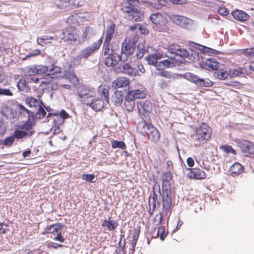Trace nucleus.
<instances>
[{"label":"nucleus","mask_w":254,"mask_h":254,"mask_svg":"<svg viewBox=\"0 0 254 254\" xmlns=\"http://www.w3.org/2000/svg\"><path fill=\"white\" fill-rule=\"evenodd\" d=\"M95 93L86 87L78 91L80 101L89 106L95 112L100 111L104 107L105 102L103 99L94 96Z\"/></svg>","instance_id":"nucleus-1"},{"label":"nucleus","mask_w":254,"mask_h":254,"mask_svg":"<svg viewBox=\"0 0 254 254\" xmlns=\"http://www.w3.org/2000/svg\"><path fill=\"white\" fill-rule=\"evenodd\" d=\"M166 178L164 179L162 181V192L158 185L154 186V189L158 187L159 192L161 198V200L163 202V209L166 213L169 211L170 208L172 204V196L173 194L171 192V186L169 183V181L171 179V174L170 172H167L165 174Z\"/></svg>","instance_id":"nucleus-2"},{"label":"nucleus","mask_w":254,"mask_h":254,"mask_svg":"<svg viewBox=\"0 0 254 254\" xmlns=\"http://www.w3.org/2000/svg\"><path fill=\"white\" fill-rule=\"evenodd\" d=\"M138 3V0H127L122 7V10L126 13V18L128 20L139 22L143 19V13L135 7Z\"/></svg>","instance_id":"nucleus-3"},{"label":"nucleus","mask_w":254,"mask_h":254,"mask_svg":"<svg viewBox=\"0 0 254 254\" xmlns=\"http://www.w3.org/2000/svg\"><path fill=\"white\" fill-rule=\"evenodd\" d=\"M137 128L144 136H147L153 142H157L160 138L158 130L152 124L145 122L139 123Z\"/></svg>","instance_id":"nucleus-4"},{"label":"nucleus","mask_w":254,"mask_h":254,"mask_svg":"<svg viewBox=\"0 0 254 254\" xmlns=\"http://www.w3.org/2000/svg\"><path fill=\"white\" fill-rule=\"evenodd\" d=\"M211 136V128L205 123H203L199 127L196 128L192 135L193 139L198 143L204 142L208 140Z\"/></svg>","instance_id":"nucleus-5"},{"label":"nucleus","mask_w":254,"mask_h":254,"mask_svg":"<svg viewBox=\"0 0 254 254\" xmlns=\"http://www.w3.org/2000/svg\"><path fill=\"white\" fill-rule=\"evenodd\" d=\"M102 42V37H101L98 40L93 43L92 45L83 49L78 53L75 59L79 61L82 59H87L99 50Z\"/></svg>","instance_id":"nucleus-6"},{"label":"nucleus","mask_w":254,"mask_h":254,"mask_svg":"<svg viewBox=\"0 0 254 254\" xmlns=\"http://www.w3.org/2000/svg\"><path fill=\"white\" fill-rule=\"evenodd\" d=\"M184 77L187 80L199 86L210 87L213 85L212 82L210 80H206L199 78L197 75L193 73L187 72L184 74Z\"/></svg>","instance_id":"nucleus-7"},{"label":"nucleus","mask_w":254,"mask_h":254,"mask_svg":"<svg viewBox=\"0 0 254 254\" xmlns=\"http://www.w3.org/2000/svg\"><path fill=\"white\" fill-rule=\"evenodd\" d=\"M135 43L134 41H127L125 40L123 43L121 48V53L122 55H124L125 58L123 57V61H127L129 57L132 55L135 51Z\"/></svg>","instance_id":"nucleus-8"},{"label":"nucleus","mask_w":254,"mask_h":254,"mask_svg":"<svg viewBox=\"0 0 254 254\" xmlns=\"http://www.w3.org/2000/svg\"><path fill=\"white\" fill-rule=\"evenodd\" d=\"M40 86L42 88H45L49 91H55L58 89V78L56 77L49 76L46 78H44V79L42 80Z\"/></svg>","instance_id":"nucleus-9"},{"label":"nucleus","mask_w":254,"mask_h":254,"mask_svg":"<svg viewBox=\"0 0 254 254\" xmlns=\"http://www.w3.org/2000/svg\"><path fill=\"white\" fill-rule=\"evenodd\" d=\"M169 18L173 23L187 29H190L192 25V20L183 16L171 15Z\"/></svg>","instance_id":"nucleus-10"},{"label":"nucleus","mask_w":254,"mask_h":254,"mask_svg":"<svg viewBox=\"0 0 254 254\" xmlns=\"http://www.w3.org/2000/svg\"><path fill=\"white\" fill-rule=\"evenodd\" d=\"M118 71L129 76H135L138 72L137 69L131 66L129 63H121L117 68Z\"/></svg>","instance_id":"nucleus-11"},{"label":"nucleus","mask_w":254,"mask_h":254,"mask_svg":"<svg viewBox=\"0 0 254 254\" xmlns=\"http://www.w3.org/2000/svg\"><path fill=\"white\" fill-rule=\"evenodd\" d=\"M239 146L246 156L254 153V144L252 142L242 140L239 142Z\"/></svg>","instance_id":"nucleus-12"},{"label":"nucleus","mask_w":254,"mask_h":254,"mask_svg":"<svg viewBox=\"0 0 254 254\" xmlns=\"http://www.w3.org/2000/svg\"><path fill=\"white\" fill-rule=\"evenodd\" d=\"M59 37L64 41H71L75 42L77 40V35L76 34L74 30L69 28L64 30L60 34Z\"/></svg>","instance_id":"nucleus-13"},{"label":"nucleus","mask_w":254,"mask_h":254,"mask_svg":"<svg viewBox=\"0 0 254 254\" xmlns=\"http://www.w3.org/2000/svg\"><path fill=\"white\" fill-rule=\"evenodd\" d=\"M122 57L115 52L108 55L105 58V64L109 67H113L116 65L118 63L122 60Z\"/></svg>","instance_id":"nucleus-14"},{"label":"nucleus","mask_w":254,"mask_h":254,"mask_svg":"<svg viewBox=\"0 0 254 254\" xmlns=\"http://www.w3.org/2000/svg\"><path fill=\"white\" fill-rule=\"evenodd\" d=\"M188 170H190V172L188 174V177L190 178L199 180L204 179L206 178L205 173L199 168H188Z\"/></svg>","instance_id":"nucleus-15"},{"label":"nucleus","mask_w":254,"mask_h":254,"mask_svg":"<svg viewBox=\"0 0 254 254\" xmlns=\"http://www.w3.org/2000/svg\"><path fill=\"white\" fill-rule=\"evenodd\" d=\"M200 66L202 68L207 70H215L219 67V63L215 58H208L205 63H201Z\"/></svg>","instance_id":"nucleus-16"},{"label":"nucleus","mask_w":254,"mask_h":254,"mask_svg":"<svg viewBox=\"0 0 254 254\" xmlns=\"http://www.w3.org/2000/svg\"><path fill=\"white\" fill-rule=\"evenodd\" d=\"M129 80L125 77H120L115 79L112 83V87L115 89L127 86L129 84Z\"/></svg>","instance_id":"nucleus-17"},{"label":"nucleus","mask_w":254,"mask_h":254,"mask_svg":"<svg viewBox=\"0 0 254 254\" xmlns=\"http://www.w3.org/2000/svg\"><path fill=\"white\" fill-rule=\"evenodd\" d=\"M233 17L240 21H245L249 18V15L245 11L240 10H236L232 12Z\"/></svg>","instance_id":"nucleus-18"},{"label":"nucleus","mask_w":254,"mask_h":254,"mask_svg":"<svg viewBox=\"0 0 254 254\" xmlns=\"http://www.w3.org/2000/svg\"><path fill=\"white\" fill-rule=\"evenodd\" d=\"M137 106L139 112L141 111L145 113H150L152 109V105L150 101H140L137 103Z\"/></svg>","instance_id":"nucleus-19"},{"label":"nucleus","mask_w":254,"mask_h":254,"mask_svg":"<svg viewBox=\"0 0 254 254\" xmlns=\"http://www.w3.org/2000/svg\"><path fill=\"white\" fill-rule=\"evenodd\" d=\"M244 171L243 167L239 163H235L229 168V172L232 177H235Z\"/></svg>","instance_id":"nucleus-20"},{"label":"nucleus","mask_w":254,"mask_h":254,"mask_svg":"<svg viewBox=\"0 0 254 254\" xmlns=\"http://www.w3.org/2000/svg\"><path fill=\"white\" fill-rule=\"evenodd\" d=\"M34 133L35 131L26 132L21 129H18L14 131L13 135L14 138L18 140L24 139L26 137L30 138Z\"/></svg>","instance_id":"nucleus-21"},{"label":"nucleus","mask_w":254,"mask_h":254,"mask_svg":"<svg viewBox=\"0 0 254 254\" xmlns=\"http://www.w3.org/2000/svg\"><path fill=\"white\" fill-rule=\"evenodd\" d=\"M124 104L127 111H132L135 105V99L132 98L131 95L127 93L125 96Z\"/></svg>","instance_id":"nucleus-22"},{"label":"nucleus","mask_w":254,"mask_h":254,"mask_svg":"<svg viewBox=\"0 0 254 254\" xmlns=\"http://www.w3.org/2000/svg\"><path fill=\"white\" fill-rule=\"evenodd\" d=\"M150 19L153 24L155 25L153 28L159 31L160 29V22L162 20V15L160 13H156L151 14Z\"/></svg>","instance_id":"nucleus-23"},{"label":"nucleus","mask_w":254,"mask_h":254,"mask_svg":"<svg viewBox=\"0 0 254 254\" xmlns=\"http://www.w3.org/2000/svg\"><path fill=\"white\" fill-rule=\"evenodd\" d=\"M229 74L230 73H229L227 70H224L219 67H218L213 73L214 77L220 80H224L226 79L229 76Z\"/></svg>","instance_id":"nucleus-24"},{"label":"nucleus","mask_w":254,"mask_h":254,"mask_svg":"<svg viewBox=\"0 0 254 254\" xmlns=\"http://www.w3.org/2000/svg\"><path fill=\"white\" fill-rule=\"evenodd\" d=\"M25 101L26 104L29 105L30 107H33L35 109L43 104L42 101L34 97H27Z\"/></svg>","instance_id":"nucleus-25"},{"label":"nucleus","mask_w":254,"mask_h":254,"mask_svg":"<svg viewBox=\"0 0 254 254\" xmlns=\"http://www.w3.org/2000/svg\"><path fill=\"white\" fill-rule=\"evenodd\" d=\"M83 40H88L95 35V32L91 27H84L82 30Z\"/></svg>","instance_id":"nucleus-26"},{"label":"nucleus","mask_w":254,"mask_h":254,"mask_svg":"<svg viewBox=\"0 0 254 254\" xmlns=\"http://www.w3.org/2000/svg\"><path fill=\"white\" fill-rule=\"evenodd\" d=\"M127 93L131 95L132 98L135 99H143L146 96L145 93L142 90L136 89L129 91Z\"/></svg>","instance_id":"nucleus-27"},{"label":"nucleus","mask_w":254,"mask_h":254,"mask_svg":"<svg viewBox=\"0 0 254 254\" xmlns=\"http://www.w3.org/2000/svg\"><path fill=\"white\" fill-rule=\"evenodd\" d=\"M115 25L114 23L107 27L106 30V38L104 41L110 42L115 33Z\"/></svg>","instance_id":"nucleus-28"},{"label":"nucleus","mask_w":254,"mask_h":254,"mask_svg":"<svg viewBox=\"0 0 254 254\" xmlns=\"http://www.w3.org/2000/svg\"><path fill=\"white\" fill-rule=\"evenodd\" d=\"M112 98L113 101L115 105L117 106L121 105L124 99L123 92L120 91L115 92Z\"/></svg>","instance_id":"nucleus-29"},{"label":"nucleus","mask_w":254,"mask_h":254,"mask_svg":"<svg viewBox=\"0 0 254 254\" xmlns=\"http://www.w3.org/2000/svg\"><path fill=\"white\" fill-rule=\"evenodd\" d=\"M17 87L19 90L26 93L29 92L30 91V88L28 86L24 79H20L17 84Z\"/></svg>","instance_id":"nucleus-30"},{"label":"nucleus","mask_w":254,"mask_h":254,"mask_svg":"<svg viewBox=\"0 0 254 254\" xmlns=\"http://www.w3.org/2000/svg\"><path fill=\"white\" fill-rule=\"evenodd\" d=\"M156 75L159 76L164 77L169 79H174L177 77V74L167 70H162L158 71Z\"/></svg>","instance_id":"nucleus-31"},{"label":"nucleus","mask_w":254,"mask_h":254,"mask_svg":"<svg viewBox=\"0 0 254 254\" xmlns=\"http://www.w3.org/2000/svg\"><path fill=\"white\" fill-rule=\"evenodd\" d=\"M147 50L146 47L142 43H139L137 45V50L136 53V58L141 59L147 52Z\"/></svg>","instance_id":"nucleus-32"},{"label":"nucleus","mask_w":254,"mask_h":254,"mask_svg":"<svg viewBox=\"0 0 254 254\" xmlns=\"http://www.w3.org/2000/svg\"><path fill=\"white\" fill-rule=\"evenodd\" d=\"M43 106H44L43 104L35 109L37 111L36 112H34V117H35L36 119H41L46 116L47 113Z\"/></svg>","instance_id":"nucleus-33"},{"label":"nucleus","mask_w":254,"mask_h":254,"mask_svg":"<svg viewBox=\"0 0 254 254\" xmlns=\"http://www.w3.org/2000/svg\"><path fill=\"white\" fill-rule=\"evenodd\" d=\"M64 225L61 223H57L54 225L50 226L47 229V231L49 233H59V231L62 228L64 227Z\"/></svg>","instance_id":"nucleus-34"},{"label":"nucleus","mask_w":254,"mask_h":254,"mask_svg":"<svg viewBox=\"0 0 254 254\" xmlns=\"http://www.w3.org/2000/svg\"><path fill=\"white\" fill-rule=\"evenodd\" d=\"M110 219V218H109ZM103 227H107L109 230L113 231L115 230L118 226V224L110 220H105L102 224Z\"/></svg>","instance_id":"nucleus-35"},{"label":"nucleus","mask_w":254,"mask_h":254,"mask_svg":"<svg viewBox=\"0 0 254 254\" xmlns=\"http://www.w3.org/2000/svg\"><path fill=\"white\" fill-rule=\"evenodd\" d=\"M49 67V72L46 75L47 77L51 76V75H53L56 73H60L62 70L61 67L57 66H54L53 64Z\"/></svg>","instance_id":"nucleus-36"},{"label":"nucleus","mask_w":254,"mask_h":254,"mask_svg":"<svg viewBox=\"0 0 254 254\" xmlns=\"http://www.w3.org/2000/svg\"><path fill=\"white\" fill-rule=\"evenodd\" d=\"M110 42L104 41L103 45V52L104 55H111L114 52V50L112 48L110 49Z\"/></svg>","instance_id":"nucleus-37"},{"label":"nucleus","mask_w":254,"mask_h":254,"mask_svg":"<svg viewBox=\"0 0 254 254\" xmlns=\"http://www.w3.org/2000/svg\"><path fill=\"white\" fill-rule=\"evenodd\" d=\"M24 73L25 76H33L36 74V69L35 66L26 67L24 69Z\"/></svg>","instance_id":"nucleus-38"},{"label":"nucleus","mask_w":254,"mask_h":254,"mask_svg":"<svg viewBox=\"0 0 254 254\" xmlns=\"http://www.w3.org/2000/svg\"><path fill=\"white\" fill-rule=\"evenodd\" d=\"M111 145L113 148H119L124 149L126 148V144L122 141L113 140L111 142Z\"/></svg>","instance_id":"nucleus-39"},{"label":"nucleus","mask_w":254,"mask_h":254,"mask_svg":"<svg viewBox=\"0 0 254 254\" xmlns=\"http://www.w3.org/2000/svg\"><path fill=\"white\" fill-rule=\"evenodd\" d=\"M35 67L36 69V74H42L49 72V67L46 65H35Z\"/></svg>","instance_id":"nucleus-40"},{"label":"nucleus","mask_w":254,"mask_h":254,"mask_svg":"<svg viewBox=\"0 0 254 254\" xmlns=\"http://www.w3.org/2000/svg\"><path fill=\"white\" fill-rule=\"evenodd\" d=\"M64 76L67 79H69L71 81L74 82L77 80V77L76 76L75 74L74 73L73 70L70 69L68 71L65 70Z\"/></svg>","instance_id":"nucleus-41"},{"label":"nucleus","mask_w":254,"mask_h":254,"mask_svg":"<svg viewBox=\"0 0 254 254\" xmlns=\"http://www.w3.org/2000/svg\"><path fill=\"white\" fill-rule=\"evenodd\" d=\"M148 64L155 65L157 62V58L156 55H149L145 58Z\"/></svg>","instance_id":"nucleus-42"},{"label":"nucleus","mask_w":254,"mask_h":254,"mask_svg":"<svg viewBox=\"0 0 254 254\" xmlns=\"http://www.w3.org/2000/svg\"><path fill=\"white\" fill-rule=\"evenodd\" d=\"M229 73H230L229 76L230 77H236V76H239L241 74H244L243 69L242 68L234 69L233 70H230L229 72Z\"/></svg>","instance_id":"nucleus-43"},{"label":"nucleus","mask_w":254,"mask_h":254,"mask_svg":"<svg viewBox=\"0 0 254 254\" xmlns=\"http://www.w3.org/2000/svg\"><path fill=\"white\" fill-rule=\"evenodd\" d=\"M32 123L30 122H26L20 127V129L24 131L28 132L30 131H35L31 129Z\"/></svg>","instance_id":"nucleus-44"},{"label":"nucleus","mask_w":254,"mask_h":254,"mask_svg":"<svg viewBox=\"0 0 254 254\" xmlns=\"http://www.w3.org/2000/svg\"><path fill=\"white\" fill-rule=\"evenodd\" d=\"M190 56V52L185 49H181L180 47L177 53V56L182 58H188Z\"/></svg>","instance_id":"nucleus-45"},{"label":"nucleus","mask_w":254,"mask_h":254,"mask_svg":"<svg viewBox=\"0 0 254 254\" xmlns=\"http://www.w3.org/2000/svg\"><path fill=\"white\" fill-rule=\"evenodd\" d=\"M14 139L13 135L7 137L3 140V144L5 146H10L13 143Z\"/></svg>","instance_id":"nucleus-46"},{"label":"nucleus","mask_w":254,"mask_h":254,"mask_svg":"<svg viewBox=\"0 0 254 254\" xmlns=\"http://www.w3.org/2000/svg\"><path fill=\"white\" fill-rule=\"evenodd\" d=\"M166 235L165 234V228L164 226H160L158 228V231L157 232V236H159L160 239L163 241L166 237Z\"/></svg>","instance_id":"nucleus-47"},{"label":"nucleus","mask_w":254,"mask_h":254,"mask_svg":"<svg viewBox=\"0 0 254 254\" xmlns=\"http://www.w3.org/2000/svg\"><path fill=\"white\" fill-rule=\"evenodd\" d=\"M190 54V56L188 58L190 60L194 61L199 60V56L197 52L191 50Z\"/></svg>","instance_id":"nucleus-48"},{"label":"nucleus","mask_w":254,"mask_h":254,"mask_svg":"<svg viewBox=\"0 0 254 254\" xmlns=\"http://www.w3.org/2000/svg\"><path fill=\"white\" fill-rule=\"evenodd\" d=\"M161 63L164 66V68L173 67L175 66V64L169 60H165L161 61Z\"/></svg>","instance_id":"nucleus-49"},{"label":"nucleus","mask_w":254,"mask_h":254,"mask_svg":"<svg viewBox=\"0 0 254 254\" xmlns=\"http://www.w3.org/2000/svg\"><path fill=\"white\" fill-rule=\"evenodd\" d=\"M180 47V46L178 45H172L170 46H169L168 52H170L171 54H175L177 55V53H178V50H179V48Z\"/></svg>","instance_id":"nucleus-50"},{"label":"nucleus","mask_w":254,"mask_h":254,"mask_svg":"<svg viewBox=\"0 0 254 254\" xmlns=\"http://www.w3.org/2000/svg\"><path fill=\"white\" fill-rule=\"evenodd\" d=\"M41 51L38 49H36L27 54L23 59L24 60H27L30 58L35 57L40 54Z\"/></svg>","instance_id":"nucleus-51"},{"label":"nucleus","mask_w":254,"mask_h":254,"mask_svg":"<svg viewBox=\"0 0 254 254\" xmlns=\"http://www.w3.org/2000/svg\"><path fill=\"white\" fill-rule=\"evenodd\" d=\"M101 97L104 98L106 102L108 103V89L107 88H103L101 89Z\"/></svg>","instance_id":"nucleus-52"},{"label":"nucleus","mask_w":254,"mask_h":254,"mask_svg":"<svg viewBox=\"0 0 254 254\" xmlns=\"http://www.w3.org/2000/svg\"><path fill=\"white\" fill-rule=\"evenodd\" d=\"M82 179L89 182H93V180L95 178V175L93 174H83Z\"/></svg>","instance_id":"nucleus-53"},{"label":"nucleus","mask_w":254,"mask_h":254,"mask_svg":"<svg viewBox=\"0 0 254 254\" xmlns=\"http://www.w3.org/2000/svg\"><path fill=\"white\" fill-rule=\"evenodd\" d=\"M243 53L249 58L254 57V48L247 49L244 50Z\"/></svg>","instance_id":"nucleus-54"},{"label":"nucleus","mask_w":254,"mask_h":254,"mask_svg":"<svg viewBox=\"0 0 254 254\" xmlns=\"http://www.w3.org/2000/svg\"><path fill=\"white\" fill-rule=\"evenodd\" d=\"M222 150L227 153L232 152L234 154H236V151L230 145H224L221 147Z\"/></svg>","instance_id":"nucleus-55"},{"label":"nucleus","mask_w":254,"mask_h":254,"mask_svg":"<svg viewBox=\"0 0 254 254\" xmlns=\"http://www.w3.org/2000/svg\"><path fill=\"white\" fill-rule=\"evenodd\" d=\"M162 207L163 208V207L162 206ZM171 208V207L170 208ZM171 213V212H170V209H169V211L168 212H167L166 213V212L164 210V209H163V211L161 212H160L159 213V221H158V224H161L162 223V220H163V214L165 215V216H168V215H170Z\"/></svg>","instance_id":"nucleus-56"},{"label":"nucleus","mask_w":254,"mask_h":254,"mask_svg":"<svg viewBox=\"0 0 254 254\" xmlns=\"http://www.w3.org/2000/svg\"><path fill=\"white\" fill-rule=\"evenodd\" d=\"M0 95L12 96V93L8 89L1 88L0 87Z\"/></svg>","instance_id":"nucleus-57"},{"label":"nucleus","mask_w":254,"mask_h":254,"mask_svg":"<svg viewBox=\"0 0 254 254\" xmlns=\"http://www.w3.org/2000/svg\"><path fill=\"white\" fill-rule=\"evenodd\" d=\"M37 42L38 44L44 46V45L47 44L49 42L47 40V38H46V36L42 37L40 39L38 38L37 39Z\"/></svg>","instance_id":"nucleus-58"},{"label":"nucleus","mask_w":254,"mask_h":254,"mask_svg":"<svg viewBox=\"0 0 254 254\" xmlns=\"http://www.w3.org/2000/svg\"><path fill=\"white\" fill-rule=\"evenodd\" d=\"M158 4L156 6H154V7L157 9H159L161 8L162 6L165 5L166 3H167V0H156Z\"/></svg>","instance_id":"nucleus-59"},{"label":"nucleus","mask_w":254,"mask_h":254,"mask_svg":"<svg viewBox=\"0 0 254 254\" xmlns=\"http://www.w3.org/2000/svg\"><path fill=\"white\" fill-rule=\"evenodd\" d=\"M19 107L23 111L27 112L29 117H31L32 118H34V112L33 111H29V110H27L24 106L21 105H19Z\"/></svg>","instance_id":"nucleus-60"},{"label":"nucleus","mask_w":254,"mask_h":254,"mask_svg":"<svg viewBox=\"0 0 254 254\" xmlns=\"http://www.w3.org/2000/svg\"><path fill=\"white\" fill-rule=\"evenodd\" d=\"M7 225L4 223L0 222V233L4 234L6 232V228Z\"/></svg>","instance_id":"nucleus-61"},{"label":"nucleus","mask_w":254,"mask_h":254,"mask_svg":"<svg viewBox=\"0 0 254 254\" xmlns=\"http://www.w3.org/2000/svg\"><path fill=\"white\" fill-rule=\"evenodd\" d=\"M121 240L122 239H120V242H119V247L117 250L116 251V254H124V247L121 246Z\"/></svg>","instance_id":"nucleus-62"},{"label":"nucleus","mask_w":254,"mask_h":254,"mask_svg":"<svg viewBox=\"0 0 254 254\" xmlns=\"http://www.w3.org/2000/svg\"><path fill=\"white\" fill-rule=\"evenodd\" d=\"M60 116L61 118L63 120L68 119L69 116L68 113H67L64 110H62L60 113Z\"/></svg>","instance_id":"nucleus-63"},{"label":"nucleus","mask_w":254,"mask_h":254,"mask_svg":"<svg viewBox=\"0 0 254 254\" xmlns=\"http://www.w3.org/2000/svg\"><path fill=\"white\" fill-rule=\"evenodd\" d=\"M154 66H155L157 70L159 71L163 70L165 69L164 66H163V65L161 63V61L159 62H157Z\"/></svg>","instance_id":"nucleus-64"}]
</instances>
